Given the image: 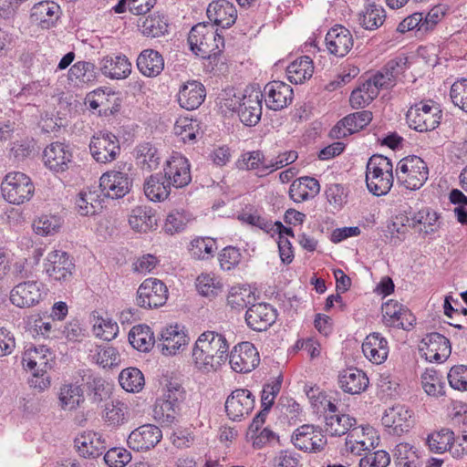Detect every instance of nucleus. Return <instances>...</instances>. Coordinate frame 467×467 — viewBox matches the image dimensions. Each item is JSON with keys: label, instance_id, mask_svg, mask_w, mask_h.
Returning <instances> with one entry per match:
<instances>
[{"label": "nucleus", "instance_id": "423d86ee", "mask_svg": "<svg viewBox=\"0 0 467 467\" xmlns=\"http://www.w3.org/2000/svg\"><path fill=\"white\" fill-rule=\"evenodd\" d=\"M1 191L8 202L19 205L32 198L35 186L27 175L15 171L5 175L1 183Z\"/></svg>", "mask_w": 467, "mask_h": 467}, {"label": "nucleus", "instance_id": "2eb2a0df", "mask_svg": "<svg viewBox=\"0 0 467 467\" xmlns=\"http://www.w3.org/2000/svg\"><path fill=\"white\" fill-rule=\"evenodd\" d=\"M263 93L266 107L272 110H281L293 100L294 91L290 85L282 81L267 83Z\"/></svg>", "mask_w": 467, "mask_h": 467}, {"label": "nucleus", "instance_id": "a211bd4d", "mask_svg": "<svg viewBox=\"0 0 467 467\" xmlns=\"http://www.w3.org/2000/svg\"><path fill=\"white\" fill-rule=\"evenodd\" d=\"M254 398L248 389H238L234 390L225 401V411L229 419L240 420L248 415L254 409Z\"/></svg>", "mask_w": 467, "mask_h": 467}, {"label": "nucleus", "instance_id": "b1692460", "mask_svg": "<svg viewBox=\"0 0 467 467\" xmlns=\"http://www.w3.org/2000/svg\"><path fill=\"white\" fill-rule=\"evenodd\" d=\"M72 153L68 146L61 142H53L43 151L45 165L51 171L61 172L68 169Z\"/></svg>", "mask_w": 467, "mask_h": 467}, {"label": "nucleus", "instance_id": "f8f14e48", "mask_svg": "<svg viewBox=\"0 0 467 467\" xmlns=\"http://www.w3.org/2000/svg\"><path fill=\"white\" fill-rule=\"evenodd\" d=\"M131 181L127 172L109 171L99 179L100 192L104 196L118 199L125 196L130 190Z\"/></svg>", "mask_w": 467, "mask_h": 467}, {"label": "nucleus", "instance_id": "393cba45", "mask_svg": "<svg viewBox=\"0 0 467 467\" xmlns=\"http://www.w3.org/2000/svg\"><path fill=\"white\" fill-rule=\"evenodd\" d=\"M326 44L331 54L342 57L351 50L353 37L348 28L336 25L327 33Z\"/></svg>", "mask_w": 467, "mask_h": 467}, {"label": "nucleus", "instance_id": "6e6d98bb", "mask_svg": "<svg viewBox=\"0 0 467 467\" xmlns=\"http://www.w3.org/2000/svg\"><path fill=\"white\" fill-rule=\"evenodd\" d=\"M254 300V296L249 288L232 287L228 296L227 304L236 310L244 309Z\"/></svg>", "mask_w": 467, "mask_h": 467}, {"label": "nucleus", "instance_id": "a19ab883", "mask_svg": "<svg viewBox=\"0 0 467 467\" xmlns=\"http://www.w3.org/2000/svg\"><path fill=\"white\" fill-rule=\"evenodd\" d=\"M313 72V61L307 56L296 59L287 67L288 78L290 82L295 84L303 83L306 79H309Z\"/></svg>", "mask_w": 467, "mask_h": 467}, {"label": "nucleus", "instance_id": "f3484780", "mask_svg": "<svg viewBox=\"0 0 467 467\" xmlns=\"http://www.w3.org/2000/svg\"><path fill=\"white\" fill-rule=\"evenodd\" d=\"M41 286L36 281L19 282L10 292V302L20 308L37 305L42 298Z\"/></svg>", "mask_w": 467, "mask_h": 467}, {"label": "nucleus", "instance_id": "79ce46f5", "mask_svg": "<svg viewBox=\"0 0 467 467\" xmlns=\"http://www.w3.org/2000/svg\"><path fill=\"white\" fill-rule=\"evenodd\" d=\"M454 433L449 429H441L428 436L427 443L434 453H443L446 451H454Z\"/></svg>", "mask_w": 467, "mask_h": 467}, {"label": "nucleus", "instance_id": "69168bd1", "mask_svg": "<svg viewBox=\"0 0 467 467\" xmlns=\"http://www.w3.org/2000/svg\"><path fill=\"white\" fill-rule=\"evenodd\" d=\"M396 464L400 467H416L415 451L408 443H400L396 446L394 451Z\"/></svg>", "mask_w": 467, "mask_h": 467}, {"label": "nucleus", "instance_id": "7ed1b4c3", "mask_svg": "<svg viewBox=\"0 0 467 467\" xmlns=\"http://www.w3.org/2000/svg\"><path fill=\"white\" fill-rule=\"evenodd\" d=\"M188 42L192 52L205 58L220 51L223 37L213 29V25L199 23L191 29Z\"/></svg>", "mask_w": 467, "mask_h": 467}, {"label": "nucleus", "instance_id": "9d476101", "mask_svg": "<svg viewBox=\"0 0 467 467\" xmlns=\"http://www.w3.org/2000/svg\"><path fill=\"white\" fill-rule=\"evenodd\" d=\"M263 93L260 88H247L239 103L238 116L248 127L255 126L262 116Z\"/></svg>", "mask_w": 467, "mask_h": 467}, {"label": "nucleus", "instance_id": "4be33fe9", "mask_svg": "<svg viewBox=\"0 0 467 467\" xmlns=\"http://www.w3.org/2000/svg\"><path fill=\"white\" fill-rule=\"evenodd\" d=\"M372 120V112L369 110L358 111L347 115L330 130V136L340 139L348 135L355 133L366 126Z\"/></svg>", "mask_w": 467, "mask_h": 467}, {"label": "nucleus", "instance_id": "5701e85b", "mask_svg": "<svg viewBox=\"0 0 467 467\" xmlns=\"http://www.w3.org/2000/svg\"><path fill=\"white\" fill-rule=\"evenodd\" d=\"M187 343V335L175 325L162 330L157 340V348L163 355L171 356L176 355Z\"/></svg>", "mask_w": 467, "mask_h": 467}, {"label": "nucleus", "instance_id": "37998d69", "mask_svg": "<svg viewBox=\"0 0 467 467\" xmlns=\"http://www.w3.org/2000/svg\"><path fill=\"white\" fill-rule=\"evenodd\" d=\"M135 151L137 162L142 170L150 171L158 168L161 158L153 145L149 142L140 144Z\"/></svg>", "mask_w": 467, "mask_h": 467}, {"label": "nucleus", "instance_id": "5fc2aeb1", "mask_svg": "<svg viewBox=\"0 0 467 467\" xmlns=\"http://www.w3.org/2000/svg\"><path fill=\"white\" fill-rule=\"evenodd\" d=\"M190 220V215L184 211H171L166 217L163 230L170 235L179 234L185 229Z\"/></svg>", "mask_w": 467, "mask_h": 467}, {"label": "nucleus", "instance_id": "a878e982", "mask_svg": "<svg viewBox=\"0 0 467 467\" xmlns=\"http://www.w3.org/2000/svg\"><path fill=\"white\" fill-rule=\"evenodd\" d=\"M60 6L49 0L41 1L33 5L30 17L43 29L53 27L60 16Z\"/></svg>", "mask_w": 467, "mask_h": 467}, {"label": "nucleus", "instance_id": "58836bf2", "mask_svg": "<svg viewBox=\"0 0 467 467\" xmlns=\"http://www.w3.org/2000/svg\"><path fill=\"white\" fill-rule=\"evenodd\" d=\"M131 346L140 351H149L156 343L154 334L147 325L134 326L129 333Z\"/></svg>", "mask_w": 467, "mask_h": 467}, {"label": "nucleus", "instance_id": "aec40b11", "mask_svg": "<svg viewBox=\"0 0 467 467\" xmlns=\"http://www.w3.org/2000/svg\"><path fill=\"white\" fill-rule=\"evenodd\" d=\"M207 17L213 25L223 29L230 28L237 19V10L228 0H214L206 9Z\"/></svg>", "mask_w": 467, "mask_h": 467}, {"label": "nucleus", "instance_id": "1a4fd4ad", "mask_svg": "<svg viewBox=\"0 0 467 467\" xmlns=\"http://www.w3.org/2000/svg\"><path fill=\"white\" fill-rule=\"evenodd\" d=\"M167 298V286L156 278L144 280L137 292V305L144 308L160 307L166 303Z\"/></svg>", "mask_w": 467, "mask_h": 467}, {"label": "nucleus", "instance_id": "c9c22d12", "mask_svg": "<svg viewBox=\"0 0 467 467\" xmlns=\"http://www.w3.org/2000/svg\"><path fill=\"white\" fill-rule=\"evenodd\" d=\"M171 185L161 173L150 175L144 182V192L152 202H162L171 193Z\"/></svg>", "mask_w": 467, "mask_h": 467}, {"label": "nucleus", "instance_id": "338daca9", "mask_svg": "<svg viewBox=\"0 0 467 467\" xmlns=\"http://www.w3.org/2000/svg\"><path fill=\"white\" fill-rule=\"evenodd\" d=\"M450 386L457 390H467V366H453L448 373Z\"/></svg>", "mask_w": 467, "mask_h": 467}, {"label": "nucleus", "instance_id": "864d4df0", "mask_svg": "<svg viewBox=\"0 0 467 467\" xmlns=\"http://www.w3.org/2000/svg\"><path fill=\"white\" fill-rule=\"evenodd\" d=\"M95 66L87 61L75 63L68 71V79L79 83H88L95 78Z\"/></svg>", "mask_w": 467, "mask_h": 467}, {"label": "nucleus", "instance_id": "6ab92c4d", "mask_svg": "<svg viewBox=\"0 0 467 467\" xmlns=\"http://www.w3.org/2000/svg\"><path fill=\"white\" fill-rule=\"evenodd\" d=\"M74 264L66 252H50L45 263V270L48 276L56 281H67L72 275Z\"/></svg>", "mask_w": 467, "mask_h": 467}, {"label": "nucleus", "instance_id": "8fccbe9b", "mask_svg": "<svg viewBox=\"0 0 467 467\" xmlns=\"http://www.w3.org/2000/svg\"><path fill=\"white\" fill-rule=\"evenodd\" d=\"M140 27L143 35L158 37L167 32L168 24L162 16L154 14L144 17Z\"/></svg>", "mask_w": 467, "mask_h": 467}, {"label": "nucleus", "instance_id": "2f4dec72", "mask_svg": "<svg viewBox=\"0 0 467 467\" xmlns=\"http://www.w3.org/2000/svg\"><path fill=\"white\" fill-rule=\"evenodd\" d=\"M365 357L374 364L383 363L389 354L387 340L379 333H371L366 337L362 344Z\"/></svg>", "mask_w": 467, "mask_h": 467}, {"label": "nucleus", "instance_id": "473e14b6", "mask_svg": "<svg viewBox=\"0 0 467 467\" xmlns=\"http://www.w3.org/2000/svg\"><path fill=\"white\" fill-rule=\"evenodd\" d=\"M320 192L318 181L313 177H300L294 181L289 188V196L296 202L314 198Z\"/></svg>", "mask_w": 467, "mask_h": 467}, {"label": "nucleus", "instance_id": "f257e3e1", "mask_svg": "<svg viewBox=\"0 0 467 467\" xmlns=\"http://www.w3.org/2000/svg\"><path fill=\"white\" fill-rule=\"evenodd\" d=\"M229 344L224 336L214 331L201 334L192 348L194 366L208 373L217 370L228 358Z\"/></svg>", "mask_w": 467, "mask_h": 467}, {"label": "nucleus", "instance_id": "a18cd8bd", "mask_svg": "<svg viewBox=\"0 0 467 467\" xmlns=\"http://www.w3.org/2000/svg\"><path fill=\"white\" fill-rule=\"evenodd\" d=\"M92 358L97 364L104 368H111L119 366L120 363V355L119 351L108 343L97 346L94 350V354L92 355Z\"/></svg>", "mask_w": 467, "mask_h": 467}, {"label": "nucleus", "instance_id": "39448f33", "mask_svg": "<svg viewBox=\"0 0 467 467\" xmlns=\"http://www.w3.org/2000/svg\"><path fill=\"white\" fill-rule=\"evenodd\" d=\"M429 169L425 161L415 155L400 160L396 167L397 181L409 190H418L428 180Z\"/></svg>", "mask_w": 467, "mask_h": 467}, {"label": "nucleus", "instance_id": "72a5a7b5", "mask_svg": "<svg viewBox=\"0 0 467 467\" xmlns=\"http://www.w3.org/2000/svg\"><path fill=\"white\" fill-rule=\"evenodd\" d=\"M75 445L79 454L85 458H96L106 450L105 441L96 432H89L77 438Z\"/></svg>", "mask_w": 467, "mask_h": 467}, {"label": "nucleus", "instance_id": "09e8293b", "mask_svg": "<svg viewBox=\"0 0 467 467\" xmlns=\"http://www.w3.org/2000/svg\"><path fill=\"white\" fill-rule=\"evenodd\" d=\"M180 410L181 407L175 405V403L158 399L153 408V415L158 421L171 424L176 420Z\"/></svg>", "mask_w": 467, "mask_h": 467}, {"label": "nucleus", "instance_id": "f704fd0d", "mask_svg": "<svg viewBox=\"0 0 467 467\" xmlns=\"http://www.w3.org/2000/svg\"><path fill=\"white\" fill-rule=\"evenodd\" d=\"M100 190L82 191L76 198V210L81 216H92L102 209Z\"/></svg>", "mask_w": 467, "mask_h": 467}, {"label": "nucleus", "instance_id": "0e129e2a", "mask_svg": "<svg viewBox=\"0 0 467 467\" xmlns=\"http://www.w3.org/2000/svg\"><path fill=\"white\" fill-rule=\"evenodd\" d=\"M105 462L109 467H124L131 460V454L124 448H111L104 456Z\"/></svg>", "mask_w": 467, "mask_h": 467}, {"label": "nucleus", "instance_id": "052dcab7", "mask_svg": "<svg viewBox=\"0 0 467 467\" xmlns=\"http://www.w3.org/2000/svg\"><path fill=\"white\" fill-rule=\"evenodd\" d=\"M268 164L265 161V156L260 150H254L242 154L241 158L237 161V167L240 170H258L261 168L262 171H265L264 167Z\"/></svg>", "mask_w": 467, "mask_h": 467}, {"label": "nucleus", "instance_id": "bf43d9fd", "mask_svg": "<svg viewBox=\"0 0 467 467\" xmlns=\"http://www.w3.org/2000/svg\"><path fill=\"white\" fill-rule=\"evenodd\" d=\"M393 173L391 161L383 155H373L367 163L366 175L379 176Z\"/></svg>", "mask_w": 467, "mask_h": 467}, {"label": "nucleus", "instance_id": "4468645a", "mask_svg": "<svg viewBox=\"0 0 467 467\" xmlns=\"http://www.w3.org/2000/svg\"><path fill=\"white\" fill-rule=\"evenodd\" d=\"M163 176L174 188L187 186L192 181L188 160L181 154H173L166 162Z\"/></svg>", "mask_w": 467, "mask_h": 467}, {"label": "nucleus", "instance_id": "49530a36", "mask_svg": "<svg viewBox=\"0 0 467 467\" xmlns=\"http://www.w3.org/2000/svg\"><path fill=\"white\" fill-rule=\"evenodd\" d=\"M385 11L379 5H368L366 10L359 16V24L367 30L379 27L384 20Z\"/></svg>", "mask_w": 467, "mask_h": 467}, {"label": "nucleus", "instance_id": "cd10ccee", "mask_svg": "<svg viewBox=\"0 0 467 467\" xmlns=\"http://www.w3.org/2000/svg\"><path fill=\"white\" fill-rule=\"evenodd\" d=\"M338 383L344 392L355 395L365 391L368 387L369 380L361 369L348 368L340 373Z\"/></svg>", "mask_w": 467, "mask_h": 467}, {"label": "nucleus", "instance_id": "6e6552de", "mask_svg": "<svg viewBox=\"0 0 467 467\" xmlns=\"http://www.w3.org/2000/svg\"><path fill=\"white\" fill-rule=\"evenodd\" d=\"M89 150L99 163H109L117 159L120 153L119 140L110 132H99L92 136Z\"/></svg>", "mask_w": 467, "mask_h": 467}, {"label": "nucleus", "instance_id": "e2e57ef3", "mask_svg": "<svg viewBox=\"0 0 467 467\" xmlns=\"http://www.w3.org/2000/svg\"><path fill=\"white\" fill-rule=\"evenodd\" d=\"M196 287L204 296H215L222 291L223 285L210 275L202 274L197 277Z\"/></svg>", "mask_w": 467, "mask_h": 467}, {"label": "nucleus", "instance_id": "3c124183", "mask_svg": "<svg viewBox=\"0 0 467 467\" xmlns=\"http://www.w3.org/2000/svg\"><path fill=\"white\" fill-rule=\"evenodd\" d=\"M217 249L214 239L210 237H197L191 242L190 253L198 260H207L213 255Z\"/></svg>", "mask_w": 467, "mask_h": 467}, {"label": "nucleus", "instance_id": "e433bc0d", "mask_svg": "<svg viewBox=\"0 0 467 467\" xmlns=\"http://www.w3.org/2000/svg\"><path fill=\"white\" fill-rule=\"evenodd\" d=\"M129 223L133 230L147 233L157 225V219L150 207L137 206L130 214Z\"/></svg>", "mask_w": 467, "mask_h": 467}, {"label": "nucleus", "instance_id": "dca6fc26", "mask_svg": "<svg viewBox=\"0 0 467 467\" xmlns=\"http://www.w3.org/2000/svg\"><path fill=\"white\" fill-rule=\"evenodd\" d=\"M161 438L162 432L159 427L153 424H144L130 432L127 443L133 451H148L154 448Z\"/></svg>", "mask_w": 467, "mask_h": 467}, {"label": "nucleus", "instance_id": "603ef678", "mask_svg": "<svg viewBox=\"0 0 467 467\" xmlns=\"http://www.w3.org/2000/svg\"><path fill=\"white\" fill-rule=\"evenodd\" d=\"M377 89L373 88L366 80L351 92L349 102L354 109L364 108L377 98Z\"/></svg>", "mask_w": 467, "mask_h": 467}, {"label": "nucleus", "instance_id": "774afa93", "mask_svg": "<svg viewBox=\"0 0 467 467\" xmlns=\"http://www.w3.org/2000/svg\"><path fill=\"white\" fill-rule=\"evenodd\" d=\"M390 462L389 454L382 450L367 452L359 461V467H387Z\"/></svg>", "mask_w": 467, "mask_h": 467}, {"label": "nucleus", "instance_id": "ddd939ff", "mask_svg": "<svg viewBox=\"0 0 467 467\" xmlns=\"http://www.w3.org/2000/svg\"><path fill=\"white\" fill-rule=\"evenodd\" d=\"M420 350L427 360L439 363L445 361L451 352L449 339L437 332L430 333L423 337Z\"/></svg>", "mask_w": 467, "mask_h": 467}, {"label": "nucleus", "instance_id": "20e7f679", "mask_svg": "<svg viewBox=\"0 0 467 467\" xmlns=\"http://www.w3.org/2000/svg\"><path fill=\"white\" fill-rule=\"evenodd\" d=\"M441 115L439 104L432 100L420 101L410 108L406 119L411 129L419 132H426L439 126Z\"/></svg>", "mask_w": 467, "mask_h": 467}, {"label": "nucleus", "instance_id": "4c0bfd02", "mask_svg": "<svg viewBox=\"0 0 467 467\" xmlns=\"http://www.w3.org/2000/svg\"><path fill=\"white\" fill-rule=\"evenodd\" d=\"M102 418L108 426L119 427L128 421L129 408L119 400L108 402L105 404Z\"/></svg>", "mask_w": 467, "mask_h": 467}, {"label": "nucleus", "instance_id": "9b49d317", "mask_svg": "<svg viewBox=\"0 0 467 467\" xmlns=\"http://www.w3.org/2000/svg\"><path fill=\"white\" fill-rule=\"evenodd\" d=\"M228 357L232 368L239 373L252 371L260 362L259 353L250 342L236 345Z\"/></svg>", "mask_w": 467, "mask_h": 467}, {"label": "nucleus", "instance_id": "4d7b16f0", "mask_svg": "<svg viewBox=\"0 0 467 467\" xmlns=\"http://www.w3.org/2000/svg\"><path fill=\"white\" fill-rule=\"evenodd\" d=\"M393 173L369 176L366 175V182L368 191L376 196H381L387 194L393 184Z\"/></svg>", "mask_w": 467, "mask_h": 467}, {"label": "nucleus", "instance_id": "c03bdc74", "mask_svg": "<svg viewBox=\"0 0 467 467\" xmlns=\"http://www.w3.org/2000/svg\"><path fill=\"white\" fill-rule=\"evenodd\" d=\"M84 393L80 386L73 383L64 384L60 388L59 401L62 409L74 410L84 402Z\"/></svg>", "mask_w": 467, "mask_h": 467}, {"label": "nucleus", "instance_id": "0eeeda50", "mask_svg": "<svg viewBox=\"0 0 467 467\" xmlns=\"http://www.w3.org/2000/svg\"><path fill=\"white\" fill-rule=\"evenodd\" d=\"M291 442L302 451L317 453L325 449L327 441L320 426L304 424L294 431Z\"/></svg>", "mask_w": 467, "mask_h": 467}, {"label": "nucleus", "instance_id": "de8ad7c7", "mask_svg": "<svg viewBox=\"0 0 467 467\" xmlns=\"http://www.w3.org/2000/svg\"><path fill=\"white\" fill-rule=\"evenodd\" d=\"M120 386L128 392H139L144 386V377L137 368L123 369L119 376Z\"/></svg>", "mask_w": 467, "mask_h": 467}, {"label": "nucleus", "instance_id": "7c9ffc66", "mask_svg": "<svg viewBox=\"0 0 467 467\" xmlns=\"http://www.w3.org/2000/svg\"><path fill=\"white\" fill-rule=\"evenodd\" d=\"M411 412L402 405H396L385 410L382 424L391 428L395 434L407 431L410 427Z\"/></svg>", "mask_w": 467, "mask_h": 467}, {"label": "nucleus", "instance_id": "f03ea898", "mask_svg": "<svg viewBox=\"0 0 467 467\" xmlns=\"http://www.w3.org/2000/svg\"><path fill=\"white\" fill-rule=\"evenodd\" d=\"M24 366L33 371L30 384L35 389L44 390L50 386V377L47 370L55 364L53 352L44 345L28 348L23 356Z\"/></svg>", "mask_w": 467, "mask_h": 467}, {"label": "nucleus", "instance_id": "c756f323", "mask_svg": "<svg viewBox=\"0 0 467 467\" xmlns=\"http://www.w3.org/2000/svg\"><path fill=\"white\" fill-rule=\"evenodd\" d=\"M137 67L143 76L155 78L164 69V58L155 49H144L137 57Z\"/></svg>", "mask_w": 467, "mask_h": 467}, {"label": "nucleus", "instance_id": "ea45409f", "mask_svg": "<svg viewBox=\"0 0 467 467\" xmlns=\"http://www.w3.org/2000/svg\"><path fill=\"white\" fill-rule=\"evenodd\" d=\"M325 420L326 431L331 436H342L348 433V431H352V427L357 424L355 418L343 413L327 414L325 417Z\"/></svg>", "mask_w": 467, "mask_h": 467}, {"label": "nucleus", "instance_id": "412c9836", "mask_svg": "<svg viewBox=\"0 0 467 467\" xmlns=\"http://www.w3.org/2000/svg\"><path fill=\"white\" fill-rule=\"evenodd\" d=\"M276 320V311L269 304H253L245 314L247 326L254 331H265Z\"/></svg>", "mask_w": 467, "mask_h": 467}, {"label": "nucleus", "instance_id": "13d9d810", "mask_svg": "<svg viewBox=\"0 0 467 467\" xmlns=\"http://www.w3.org/2000/svg\"><path fill=\"white\" fill-rule=\"evenodd\" d=\"M60 227V218L53 215H42L33 223L34 231L42 236L52 235L57 233Z\"/></svg>", "mask_w": 467, "mask_h": 467}, {"label": "nucleus", "instance_id": "680f3d73", "mask_svg": "<svg viewBox=\"0 0 467 467\" xmlns=\"http://www.w3.org/2000/svg\"><path fill=\"white\" fill-rule=\"evenodd\" d=\"M438 214L436 212L430 211L428 208L420 210L410 219L412 222V227H415L417 223L422 224L423 231L425 234H431L435 231V224L438 221Z\"/></svg>", "mask_w": 467, "mask_h": 467}, {"label": "nucleus", "instance_id": "c85d7f7f", "mask_svg": "<svg viewBox=\"0 0 467 467\" xmlns=\"http://www.w3.org/2000/svg\"><path fill=\"white\" fill-rule=\"evenodd\" d=\"M103 75L112 79H123L131 73V63L124 55H109L100 61Z\"/></svg>", "mask_w": 467, "mask_h": 467}, {"label": "nucleus", "instance_id": "bb28decb", "mask_svg": "<svg viewBox=\"0 0 467 467\" xmlns=\"http://www.w3.org/2000/svg\"><path fill=\"white\" fill-rule=\"evenodd\" d=\"M205 96L204 86L196 80H192L184 83L180 88L177 100L182 108L193 110L202 105Z\"/></svg>", "mask_w": 467, "mask_h": 467}]
</instances>
